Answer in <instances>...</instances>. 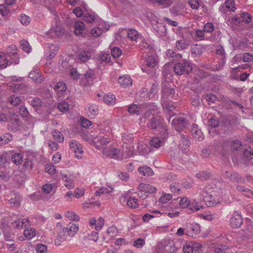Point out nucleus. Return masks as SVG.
<instances>
[{
    "label": "nucleus",
    "instance_id": "obj_1",
    "mask_svg": "<svg viewBox=\"0 0 253 253\" xmlns=\"http://www.w3.org/2000/svg\"><path fill=\"white\" fill-rule=\"evenodd\" d=\"M147 126L150 129L159 133L163 139L168 137L167 126L160 117H152L148 122Z\"/></svg>",
    "mask_w": 253,
    "mask_h": 253
},
{
    "label": "nucleus",
    "instance_id": "obj_2",
    "mask_svg": "<svg viewBox=\"0 0 253 253\" xmlns=\"http://www.w3.org/2000/svg\"><path fill=\"white\" fill-rule=\"evenodd\" d=\"M192 63L187 60H183L175 64L174 71L177 75L189 74L192 70Z\"/></svg>",
    "mask_w": 253,
    "mask_h": 253
},
{
    "label": "nucleus",
    "instance_id": "obj_3",
    "mask_svg": "<svg viewBox=\"0 0 253 253\" xmlns=\"http://www.w3.org/2000/svg\"><path fill=\"white\" fill-rule=\"evenodd\" d=\"M89 135L93 142L96 143L97 147L105 145L110 142V139L105 137L104 134L101 133L100 130L98 131L91 130L90 131Z\"/></svg>",
    "mask_w": 253,
    "mask_h": 253
},
{
    "label": "nucleus",
    "instance_id": "obj_4",
    "mask_svg": "<svg viewBox=\"0 0 253 253\" xmlns=\"http://www.w3.org/2000/svg\"><path fill=\"white\" fill-rule=\"evenodd\" d=\"M145 62L146 66L141 67V70L143 72H146L149 74L152 73V69L155 68L158 64L156 57L154 55H151L146 56L145 58Z\"/></svg>",
    "mask_w": 253,
    "mask_h": 253
},
{
    "label": "nucleus",
    "instance_id": "obj_5",
    "mask_svg": "<svg viewBox=\"0 0 253 253\" xmlns=\"http://www.w3.org/2000/svg\"><path fill=\"white\" fill-rule=\"evenodd\" d=\"M224 178H228L232 182H236L239 183H245V179L240 175L238 172L233 170L225 171L222 173Z\"/></svg>",
    "mask_w": 253,
    "mask_h": 253
},
{
    "label": "nucleus",
    "instance_id": "obj_6",
    "mask_svg": "<svg viewBox=\"0 0 253 253\" xmlns=\"http://www.w3.org/2000/svg\"><path fill=\"white\" fill-rule=\"evenodd\" d=\"M185 231L187 236L194 237L200 233V227L196 223H188L185 225Z\"/></svg>",
    "mask_w": 253,
    "mask_h": 253
},
{
    "label": "nucleus",
    "instance_id": "obj_7",
    "mask_svg": "<svg viewBox=\"0 0 253 253\" xmlns=\"http://www.w3.org/2000/svg\"><path fill=\"white\" fill-rule=\"evenodd\" d=\"M69 145L71 150L75 153V156L78 159L82 158L84 151L81 144L77 141L72 140L70 141Z\"/></svg>",
    "mask_w": 253,
    "mask_h": 253
},
{
    "label": "nucleus",
    "instance_id": "obj_8",
    "mask_svg": "<svg viewBox=\"0 0 253 253\" xmlns=\"http://www.w3.org/2000/svg\"><path fill=\"white\" fill-rule=\"evenodd\" d=\"M171 125L177 131H180L186 127L189 124L184 118H175L172 120Z\"/></svg>",
    "mask_w": 253,
    "mask_h": 253
},
{
    "label": "nucleus",
    "instance_id": "obj_9",
    "mask_svg": "<svg viewBox=\"0 0 253 253\" xmlns=\"http://www.w3.org/2000/svg\"><path fill=\"white\" fill-rule=\"evenodd\" d=\"M79 229V227L76 224L73 222H70L66 227H63L61 229L60 231H63L65 232V237H66L68 236L73 237L76 234Z\"/></svg>",
    "mask_w": 253,
    "mask_h": 253
},
{
    "label": "nucleus",
    "instance_id": "obj_10",
    "mask_svg": "<svg viewBox=\"0 0 253 253\" xmlns=\"http://www.w3.org/2000/svg\"><path fill=\"white\" fill-rule=\"evenodd\" d=\"M243 223V218L241 214L235 211L232 214L230 220V224L233 228H237L241 226Z\"/></svg>",
    "mask_w": 253,
    "mask_h": 253
},
{
    "label": "nucleus",
    "instance_id": "obj_11",
    "mask_svg": "<svg viewBox=\"0 0 253 253\" xmlns=\"http://www.w3.org/2000/svg\"><path fill=\"white\" fill-rule=\"evenodd\" d=\"M162 91L163 96L164 98H173L174 95V89L170 86L168 82H165L162 84Z\"/></svg>",
    "mask_w": 253,
    "mask_h": 253
},
{
    "label": "nucleus",
    "instance_id": "obj_12",
    "mask_svg": "<svg viewBox=\"0 0 253 253\" xmlns=\"http://www.w3.org/2000/svg\"><path fill=\"white\" fill-rule=\"evenodd\" d=\"M1 230L4 237V239L7 241H12L14 238V234L12 232L11 229L8 227L7 224L4 223V220H2L1 222Z\"/></svg>",
    "mask_w": 253,
    "mask_h": 253
},
{
    "label": "nucleus",
    "instance_id": "obj_13",
    "mask_svg": "<svg viewBox=\"0 0 253 253\" xmlns=\"http://www.w3.org/2000/svg\"><path fill=\"white\" fill-rule=\"evenodd\" d=\"M154 30L156 31L157 35L160 37L166 36L167 33V29L166 24L157 22L153 25Z\"/></svg>",
    "mask_w": 253,
    "mask_h": 253
},
{
    "label": "nucleus",
    "instance_id": "obj_14",
    "mask_svg": "<svg viewBox=\"0 0 253 253\" xmlns=\"http://www.w3.org/2000/svg\"><path fill=\"white\" fill-rule=\"evenodd\" d=\"M120 151L113 147H104L102 150L103 156L107 157L116 159Z\"/></svg>",
    "mask_w": 253,
    "mask_h": 253
},
{
    "label": "nucleus",
    "instance_id": "obj_15",
    "mask_svg": "<svg viewBox=\"0 0 253 253\" xmlns=\"http://www.w3.org/2000/svg\"><path fill=\"white\" fill-rule=\"evenodd\" d=\"M191 133L193 137L199 141H201L204 139V135L201 130L198 129V125L193 124L192 126Z\"/></svg>",
    "mask_w": 253,
    "mask_h": 253
},
{
    "label": "nucleus",
    "instance_id": "obj_16",
    "mask_svg": "<svg viewBox=\"0 0 253 253\" xmlns=\"http://www.w3.org/2000/svg\"><path fill=\"white\" fill-rule=\"evenodd\" d=\"M22 197L18 192H14V197L9 200V204L13 207H19L21 205Z\"/></svg>",
    "mask_w": 253,
    "mask_h": 253
},
{
    "label": "nucleus",
    "instance_id": "obj_17",
    "mask_svg": "<svg viewBox=\"0 0 253 253\" xmlns=\"http://www.w3.org/2000/svg\"><path fill=\"white\" fill-rule=\"evenodd\" d=\"M189 144V140L187 136L184 134H182L181 135L180 142L179 145L181 146V150L183 153H186L188 151Z\"/></svg>",
    "mask_w": 253,
    "mask_h": 253
},
{
    "label": "nucleus",
    "instance_id": "obj_18",
    "mask_svg": "<svg viewBox=\"0 0 253 253\" xmlns=\"http://www.w3.org/2000/svg\"><path fill=\"white\" fill-rule=\"evenodd\" d=\"M138 189L141 191L147 194L148 193H153L156 191V189L154 186L145 183H140L138 186Z\"/></svg>",
    "mask_w": 253,
    "mask_h": 253
},
{
    "label": "nucleus",
    "instance_id": "obj_19",
    "mask_svg": "<svg viewBox=\"0 0 253 253\" xmlns=\"http://www.w3.org/2000/svg\"><path fill=\"white\" fill-rule=\"evenodd\" d=\"M118 83L124 88L128 87L132 84L131 78L127 75L120 76L118 79Z\"/></svg>",
    "mask_w": 253,
    "mask_h": 253
},
{
    "label": "nucleus",
    "instance_id": "obj_20",
    "mask_svg": "<svg viewBox=\"0 0 253 253\" xmlns=\"http://www.w3.org/2000/svg\"><path fill=\"white\" fill-rule=\"evenodd\" d=\"M85 110L88 116L93 118L97 115L98 108L95 104H89L86 106Z\"/></svg>",
    "mask_w": 253,
    "mask_h": 253
},
{
    "label": "nucleus",
    "instance_id": "obj_21",
    "mask_svg": "<svg viewBox=\"0 0 253 253\" xmlns=\"http://www.w3.org/2000/svg\"><path fill=\"white\" fill-rule=\"evenodd\" d=\"M138 171L140 174L145 176H150L154 174L152 169L146 165L139 167Z\"/></svg>",
    "mask_w": 253,
    "mask_h": 253
},
{
    "label": "nucleus",
    "instance_id": "obj_22",
    "mask_svg": "<svg viewBox=\"0 0 253 253\" xmlns=\"http://www.w3.org/2000/svg\"><path fill=\"white\" fill-rule=\"evenodd\" d=\"M149 144L151 149H158L162 146L164 144V143L160 137H154L151 139Z\"/></svg>",
    "mask_w": 253,
    "mask_h": 253
},
{
    "label": "nucleus",
    "instance_id": "obj_23",
    "mask_svg": "<svg viewBox=\"0 0 253 253\" xmlns=\"http://www.w3.org/2000/svg\"><path fill=\"white\" fill-rule=\"evenodd\" d=\"M200 248L201 246L198 244H195L194 246L188 244L183 246V251L184 253H193L194 252L199 251Z\"/></svg>",
    "mask_w": 253,
    "mask_h": 253
},
{
    "label": "nucleus",
    "instance_id": "obj_24",
    "mask_svg": "<svg viewBox=\"0 0 253 253\" xmlns=\"http://www.w3.org/2000/svg\"><path fill=\"white\" fill-rule=\"evenodd\" d=\"M220 128L221 132L223 133H229L233 129L232 126L230 122L228 120H224L222 122Z\"/></svg>",
    "mask_w": 253,
    "mask_h": 253
},
{
    "label": "nucleus",
    "instance_id": "obj_25",
    "mask_svg": "<svg viewBox=\"0 0 253 253\" xmlns=\"http://www.w3.org/2000/svg\"><path fill=\"white\" fill-rule=\"evenodd\" d=\"M85 25L82 21H77L75 23V33L79 36H82L83 31L84 29Z\"/></svg>",
    "mask_w": 253,
    "mask_h": 253
},
{
    "label": "nucleus",
    "instance_id": "obj_26",
    "mask_svg": "<svg viewBox=\"0 0 253 253\" xmlns=\"http://www.w3.org/2000/svg\"><path fill=\"white\" fill-rule=\"evenodd\" d=\"M23 97L17 95H12L8 99V102L13 106H17L22 102Z\"/></svg>",
    "mask_w": 253,
    "mask_h": 253
},
{
    "label": "nucleus",
    "instance_id": "obj_27",
    "mask_svg": "<svg viewBox=\"0 0 253 253\" xmlns=\"http://www.w3.org/2000/svg\"><path fill=\"white\" fill-rule=\"evenodd\" d=\"M13 135L10 133H5L0 136V146L4 145L11 141Z\"/></svg>",
    "mask_w": 253,
    "mask_h": 253
},
{
    "label": "nucleus",
    "instance_id": "obj_28",
    "mask_svg": "<svg viewBox=\"0 0 253 253\" xmlns=\"http://www.w3.org/2000/svg\"><path fill=\"white\" fill-rule=\"evenodd\" d=\"M14 88L20 93H25L28 91L29 86L25 83H16L14 84Z\"/></svg>",
    "mask_w": 253,
    "mask_h": 253
},
{
    "label": "nucleus",
    "instance_id": "obj_29",
    "mask_svg": "<svg viewBox=\"0 0 253 253\" xmlns=\"http://www.w3.org/2000/svg\"><path fill=\"white\" fill-rule=\"evenodd\" d=\"M91 54L89 51H82L78 54V59L82 62H85L90 58Z\"/></svg>",
    "mask_w": 253,
    "mask_h": 253
},
{
    "label": "nucleus",
    "instance_id": "obj_30",
    "mask_svg": "<svg viewBox=\"0 0 253 253\" xmlns=\"http://www.w3.org/2000/svg\"><path fill=\"white\" fill-rule=\"evenodd\" d=\"M52 136L54 139L58 143H62L64 140L63 135L57 129H54L52 131Z\"/></svg>",
    "mask_w": 253,
    "mask_h": 253
},
{
    "label": "nucleus",
    "instance_id": "obj_31",
    "mask_svg": "<svg viewBox=\"0 0 253 253\" xmlns=\"http://www.w3.org/2000/svg\"><path fill=\"white\" fill-rule=\"evenodd\" d=\"M104 102L109 105H113L116 103V97L113 94H107L103 98Z\"/></svg>",
    "mask_w": 253,
    "mask_h": 253
},
{
    "label": "nucleus",
    "instance_id": "obj_32",
    "mask_svg": "<svg viewBox=\"0 0 253 253\" xmlns=\"http://www.w3.org/2000/svg\"><path fill=\"white\" fill-rule=\"evenodd\" d=\"M36 231L34 228H28L24 231V236L27 239L30 240L35 237Z\"/></svg>",
    "mask_w": 253,
    "mask_h": 253
},
{
    "label": "nucleus",
    "instance_id": "obj_33",
    "mask_svg": "<svg viewBox=\"0 0 253 253\" xmlns=\"http://www.w3.org/2000/svg\"><path fill=\"white\" fill-rule=\"evenodd\" d=\"M139 36L138 33L134 29H129L127 31V37L131 41H136Z\"/></svg>",
    "mask_w": 253,
    "mask_h": 253
},
{
    "label": "nucleus",
    "instance_id": "obj_34",
    "mask_svg": "<svg viewBox=\"0 0 253 253\" xmlns=\"http://www.w3.org/2000/svg\"><path fill=\"white\" fill-rule=\"evenodd\" d=\"M220 122L218 119L215 116H212L209 119L208 125L212 128H216L219 125Z\"/></svg>",
    "mask_w": 253,
    "mask_h": 253
},
{
    "label": "nucleus",
    "instance_id": "obj_35",
    "mask_svg": "<svg viewBox=\"0 0 253 253\" xmlns=\"http://www.w3.org/2000/svg\"><path fill=\"white\" fill-rule=\"evenodd\" d=\"M127 205L131 208H137L139 205L138 199L133 197H130L127 200Z\"/></svg>",
    "mask_w": 253,
    "mask_h": 253
},
{
    "label": "nucleus",
    "instance_id": "obj_36",
    "mask_svg": "<svg viewBox=\"0 0 253 253\" xmlns=\"http://www.w3.org/2000/svg\"><path fill=\"white\" fill-rule=\"evenodd\" d=\"M66 88V84L63 82H58L54 87L55 90L58 93H63L65 92Z\"/></svg>",
    "mask_w": 253,
    "mask_h": 253
},
{
    "label": "nucleus",
    "instance_id": "obj_37",
    "mask_svg": "<svg viewBox=\"0 0 253 253\" xmlns=\"http://www.w3.org/2000/svg\"><path fill=\"white\" fill-rule=\"evenodd\" d=\"M140 106L135 104L129 105L127 107V111L130 114L138 115L140 112Z\"/></svg>",
    "mask_w": 253,
    "mask_h": 253
},
{
    "label": "nucleus",
    "instance_id": "obj_38",
    "mask_svg": "<svg viewBox=\"0 0 253 253\" xmlns=\"http://www.w3.org/2000/svg\"><path fill=\"white\" fill-rule=\"evenodd\" d=\"M24 220H26L27 222H29L28 219H24L23 220L18 219L12 223L13 226L15 228L17 229H21L23 227L25 226L26 225L25 224V221Z\"/></svg>",
    "mask_w": 253,
    "mask_h": 253
},
{
    "label": "nucleus",
    "instance_id": "obj_39",
    "mask_svg": "<svg viewBox=\"0 0 253 253\" xmlns=\"http://www.w3.org/2000/svg\"><path fill=\"white\" fill-rule=\"evenodd\" d=\"M64 234L65 232L58 231V235L54 242L55 245L60 246L61 243L65 240L66 237H65Z\"/></svg>",
    "mask_w": 253,
    "mask_h": 253
},
{
    "label": "nucleus",
    "instance_id": "obj_40",
    "mask_svg": "<svg viewBox=\"0 0 253 253\" xmlns=\"http://www.w3.org/2000/svg\"><path fill=\"white\" fill-rule=\"evenodd\" d=\"M122 140L126 144H130L133 141V135L131 133H124L122 135Z\"/></svg>",
    "mask_w": 253,
    "mask_h": 253
},
{
    "label": "nucleus",
    "instance_id": "obj_41",
    "mask_svg": "<svg viewBox=\"0 0 253 253\" xmlns=\"http://www.w3.org/2000/svg\"><path fill=\"white\" fill-rule=\"evenodd\" d=\"M20 47L23 50L27 53H30L31 51L32 48L28 42L25 40H23L21 41Z\"/></svg>",
    "mask_w": 253,
    "mask_h": 253
},
{
    "label": "nucleus",
    "instance_id": "obj_42",
    "mask_svg": "<svg viewBox=\"0 0 253 253\" xmlns=\"http://www.w3.org/2000/svg\"><path fill=\"white\" fill-rule=\"evenodd\" d=\"M211 174L206 171H201L196 174V177L201 180H206L210 178Z\"/></svg>",
    "mask_w": 253,
    "mask_h": 253
},
{
    "label": "nucleus",
    "instance_id": "obj_43",
    "mask_svg": "<svg viewBox=\"0 0 253 253\" xmlns=\"http://www.w3.org/2000/svg\"><path fill=\"white\" fill-rule=\"evenodd\" d=\"M23 159V156L20 153H15L11 157L12 162L16 165L20 164Z\"/></svg>",
    "mask_w": 253,
    "mask_h": 253
},
{
    "label": "nucleus",
    "instance_id": "obj_44",
    "mask_svg": "<svg viewBox=\"0 0 253 253\" xmlns=\"http://www.w3.org/2000/svg\"><path fill=\"white\" fill-rule=\"evenodd\" d=\"M157 83H153L148 92L149 98H152L157 93L158 91Z\"/></svg>",
    "mask_w": 253,
    "mask_h": 253
},
{
    "label": "nucleus",
    "instance_id": "obj_45",
    "mask_svg": "<svg viewBox=\"0 0 253 253\" xmlns=\"http://www.w3.org/2000/svg\"><path fill=\"white\" fill-rule=\"evenodd\" d=\"M29 77L30 78L32 79L34 81L41 83L42 79H41L40 75L38 73H36L35 72H31L30 73Z\"/></svg>",
    "mask_w": 253,
    "mask_h": 253
},
{
    "label": "nucleus",
    "instance_id": "obj_46",
    "mask_svg": "<svg viewBox=\"0 0 253 253\" xmlns=\"http://www.w3.org/2000/svg\"><path fill=\"white\" fill-rule=\"evenodd\" d=\"M231 147L234 150H239L241 149L242 147V142L238 140H234L232 141L231 143Z\"/></svg>",
    "mask_w": 253,
    "mask_h": 253
},
{
    "label": "nucleus",
    "instance_id": "obj_47",
    "mask_svg": "<svg viewBox=\"0 0 253 253\" xmlns=\"http://www.w3.org/2000/svg\"><path fill=\"white\" fill-rule=\"evenodd\" d=\"M241 17L243 21L246 24H249L252 21V16L251 14L247 12H244L241 13Z\"/></svg>",
    "mask_w": 253,
    "mask_h": 253
},
{
    "label": "nucleus",
    "instance_id": "obj_48",
    "mask_svg": "<svg viewBox=\"0 0 253 253\" xmlns=\"http://www.w3.org/2000/svg\"><path fill=\"white\" fill-rule=\"evenodd\" d=\"M244 156L248 160H251L253 158V148L249 147L244 150Z\"/></svg>",
    "mask_w": 253,
    "mask_h": 253
},
{
    "label": "nucleus",
    "instance_id": "obj_49",
    "mask_svg": "<svg viewBox=\"0 0 253 253\" xmlns=\"http://www.w3.org/2000/svg\"><path fill=\"white\" fill-rule=\"evenodd\" d=\"M58 108L62 112H66L69 109V105L66 101L60 102L58 105Z\"/></svg>",
    "mask_w": 253,
    "mask_h": 253
},
{
    "label": "nucleus",
    "instance_id": "obj_50",
    "mask_svg": "<svg viewBox=\"0 0 253 253\" xmlns=\"http://www.w3.org/2000/svg\"><path fill=\"white\" fill-rule=\"evenodd\" d=\"M188 44L183 40H178L176 42V48L179 50L186 49Z\"/></svg>",
    "mask_w": 253,
    "mask_h": 253
},
{
    "label": "nucleus",
    "instance_id": "obj_51",
    "mask_svg": "<svg viewBox=\"0 0 253 253\" xmlns=\"http://www.w3.org/2000/svg\"><path fill=\"white\" fill-rule=\"evenodd\" d=\"M180 184L178 183L173 182L171 183L169 186L170 191L174 193H179L180 191Z\"/></svg>",
    "mask_w": 253,
    "mask_h": 253
},
{
    "label": "nucleus",
    "instance_id": "obj_52",
    "mask_svg": "<svg viewBox=\"0 0 253 253\" xmlns=\"http://www.w3.org/2000/svg\"><path fill=\"white\" fill-rule=\"evenodd\" d=\"M84 80L86 82L87 85L92 84L93 75L91 72H87L84 75Z\"/></svg>",
    "mask_w": 253,
    "mask_h": 253
},
{
    "label": "nucleus",
    "instance_id": "obj_53",
    "mask_svg": "<svg viewBox=\"0 0 253 253\" xmlns=\"http://www.w3.org/2000/svg\"><path fill=\"white\" fill-rule=\"evenodd\" d=\"M66 216L70 220L74 221H78L80 219L79 216L73 211H67Z\"/></svg>",
    "mask_w": 253,
    "mask_h": 253
},
{
    "label": "nucleus",
    "instance_id": "obj_54",
    "mask_svg": "<svg viewBox=\"0 0 253 253\" xmlns=\"http://www.w3.org/2000/svg\"><path fill=\"white\" fill-rule=\"evenodd\" d=\"M190 204L191 202L187 198L183 197L179 201V205L182 208L189 207Z\"/></svg>",
    "mask_w": 253,
    "mask_h": 253
},
{
    "label": "nucleus",
    "instance_id": "obj_55",
    "mask_svg": "<svg viewBox=\"0 0 253 253\" xmlns=\"http://www.w3.org/2000/svg\"><path fill=\"white\" fill-rule=\"evenodd\" d=\"M9 63L10 64L13 63L17 64L19 63V59L15 52H12V55H9Z\"/></svg>",
    "mask_w": 253,
    "mask_h": 253
},
{
    "label": "nucleus",
    "instance_id": "obj_56",
    "mask_svg": "<svg viewBox=\"0 0 253 253\" xmlns=\"http://www.w3.org/2000/svg\"><path fill=\"white\" fill-rule=\"evenodd\" d=\"M19 19L21 23L24 25H29L31 20V18L24 14H21Z\"/></svg>",
    "mask_w": 253,
    "mask_h": 253
},
{
    "label": "nucleus",
    "instance_id": "obj_57",
    "mask_svg": "<svg viewBox=\"0 0 253 253\" xmlns=\"http://www.w3.org/2000/svg\"><path fill=\"white\" fill-rule=\"evenodd\" d=\"M111 54L114 58H117L122 54V50L118 47H114L111 49Z\"/></svg>",
    "mask_w": 253,
    "mask_h": 253
},
{
    "label": "nucleus",
    "instance_id": "obj_58",
    "mask_svg": "<svg viewBox=\"0 0 253 253\" xmlns=\"http://www.w3.org/2000/svg\"><path fill=\"white\" fill-rule=\"evenodd\" d=\"M203 51V49L201 47H199L197 45H195L192 47L191 48V53L196 56L201 55Z\"/></svg>",
    "mask_w": 253,
    "mask_h": 253
},
{
    "label": "nucleus",
    "instance_id": "obj_59",
    "mask_svg": "<svg viewBox=\"0 0 253 253\" xmlns=\"http://www.w3.org/2000/svg\"><path fill=\"white\" fill-rule=\"evenodd\" d=\"M164 107L167 111H168L169 112V119H168L169 121L171 117V116H173V115L172 114V113H173L172 111H173V110L175 109L174 107L173 106L172 104H171V103H169L166 104L165 105V106H164Z\"/></svg>",
    "mask_w": 253,
    "mask_h": 253
},
{
    "label": "nucleus",
    "instance_id": "obj_60",
    "mask_svg": "<svg viewBox=\"0 0 253 253\" xmlns=\"http://www.w3.org/2000/svg\"><path fill=\"white\" fill-rule=\"evenodd\" d=\"M172 198V195L171 194H165L160 198L159 201L162 204L166 203L170 200Z\"/></svg>",
    "mask_w": 253,
    "mask_h": 253
},
{
    "label": "nucleus",
    "instance_id": "obj_61",
    "mask_svg": "<svg viewBox=\"0 0 253 253\" xmlns=\"http://www.w3.org/2000/svg\"><path fill=\"white\" fill-rule=\"evenodd\" d=\"M31 104L36 109H38L42 105V102L40 99L34 98L31 100Z\"/></svg>",
    "mask_w": 253,
    "mask_h": 253
},
{
    "label": "nucleus",
    "instance_id": "obj_62",
    "mask_svg": "<svg viewBox=\"0 0 253 253\" xmlns=\"http://www.w3.org/2000/svg\"><path fill=\"white\" fill-rule=\"evenodd\" d=\"M200 98L198 95H194L191 98V104L192 106L197 107L200 105Z\"/></svg>",
    "mask_w": 253,
    "mask_h": 253
},
{
    "label": "nucleus",
    "instance_id": "obj_63",
    "mask_svg": "<svg viewBox=\"0 0 253 253\" xmlns=\"http://www.w3.org/2000/svg\"><path fill=\"white\" fill-rule=\"evenodd\" d=\"M9 62V60L7 59V57L1 56L0 57V68H6Z\"/></svg>",
    "mask_w": 253,
    "mask_h": 253
},
{
    "label": "nucleus",
    "instance_id": "obj_64",
    "mask_svg": "<svg viewBox=\"0 0 253 253\" xmlns=\"http://www.w3.org/2000/svg\"><path fill=\"white\" fill-rule=\"evenodd\" d=\"M81 126L84 128H87L91 125V122L84 118H81L80 119Z\"/></svg>",
    "mask_w": 253,
    "mask_h": 253
}]
</instances>
